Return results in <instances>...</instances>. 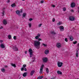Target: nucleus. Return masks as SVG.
Instances as JSON below:
<instances>
[{
	"mask_svg": "<svg viewBox=\"0 0 79 79\" xmlns=\"http://www.w3.org/2000/svg\"><path fill=\"white\" fill-rule=\"evenodd\" d=\"M42 72H43V69H40V74H42Z\"/></svg>",
	"mask_w": 79,
	"mask_h": 79,
	"instance_id": "obj_24",
	"label": "nucleus"
},
{
	"mask_svg": "<svg viewBox=\"0 0 79 79\" xmlns=\"http://www.w3.org/2000/svg\"><path fill=\"white\" fill-rule=\"evenodd\" d=\"M43 78H44V77H43V76H39V77H37V79H41Z\"/></svg>",
	"mask_w": 79,
	"mask_h": 79,
	"instance_id": "obj_19",
	"label": "nucleus"
},
{
	"mask_svg": "<svg viewBox=\"0 0 79 79\" xmlns=\"http://www.w3.org/2000/svg\"><path fill=\"white\" fill-rule=\"evenodd\" d=\"M35 73V71L33 70L31 71L30 73V75L31 76H33V74H34V73Z\"/></svg>",
	"mask_w": 79,
	"mask_h": 79,
	"instance_id": "obj_12",
	"label": "nucleus"
},
{
	"mask_svg": "<svg viewBox=\"0 0 79 79\" xmlns=\"http://www.w3.org/2000/svg\"><path fill=\"white\" fill-rule=\"evenodd\" d=\"M13 39L14 40H16V36H14L13 37Z\"/></svg>",
	"mask_w": 79,
	"mask_h": 79,
	"instance_id": "obj_36",
	"label": "nucleus"
},
{
	"mask_svg": "<svg viewBox=\"0 0 79 79\" xmlns=\"http://www.w3.org/2000/svg\"><path fill=\"white\" fill-rule=\"evenodd\" d=\"M69 39L70 41H73V36H71L70 37Z\"/></svg>",
	"mask_w": 79,
	"mask_h": 79,
	"instance_id": "obj_20",
	"label": "nucleus"
},
{
	"mask_svg": "<svg viewBox=\"0 0 79 79\" xmlns=\"http://www.w3.org/2000/svg\"><path fill=\"white\" fill-rule=\"evenodd\" d=\"M58 24L60 25H61V22H59L57 24V26H58Z\"/></svg>",
	"mask_w": 79,
	"mask_h": 79,
	"instance_id": "obj_32",
	"label": "nucleus"
},
{
	"mask_svg": "<svg viewBox=\"0 0 79 79\" xmlns=\"http://www.w3.org/2000/svg\"><path fill=\"white\" fill-rule=\"evenodd\" d=\"M24 71H27V69H26V68H24Z\"/></svg>",
	"mask_w": 79,
	"mask_h": 79,
	"instance_id": "obj_46",
	"label": "nucleus"
},
{
	"mask_svg": "<svg viewBox=\"0 0 79 79\" xmlns=\"http://www.w3.org/2000/svg\"><path fill=\"white\" fill-rule=\"evenodd\" d=\"M32 59L33 60L32 61V62H34V61H35V57H32Z\"/></svg>",
	"mask_w": 79,
	"mask_h": 79,
	"instance_id": "obj_25",
	"label": "nucleus"
},
{
	"mask_svg": "<svg viewBox=\"0 0 79 79\" xmlns=\"http://www.w3.org/2000/svg\"><path fill=\"white\" fill-rule=\"evenodd\" d=\"M37 35V36H38V37H39L40 36V34H38Z\"/></svg>",
	"mask_w": 79,
	"mask_h": 79,
	"instance_id": "obj_40",
	"label": "nucleus"
},
{
	"mask_svg": "<svg viewBox=\"0 0 79 79\" xmlns=\"http://www.w3.org/2000/svg\"><path fill=\"white\" fill-rule=\"evenodd\" d=\"M27 73L25 72L23 74V77H26V76H27Z\"/></svg>",
	"mask_w": 79,
	"mask_h": 79,
	"instance_id": "obj_13",
	"label": "nucleus"
},
{
	"mask_svg": "<svg viewBox=\"0 0 79 79\" xmlns=\"http://www.w3.org/2000/svg\"><path fill=\"white\" fill-rule=\"evenodd\" d=\"M4 13H5V11L3 10V12L2 13V16H4Z\"/></svg>",
	"mask_w": 79,
	"mask_h": 79,
	"instance_id": "obj_37",
	"label": "nucleus"
},
{
	"mask_svg": "<svg viewBox=\"0 0 79 79\" xmlns=\"http://www.w3.org/2000/svg\"><path fill=\"white\" fill-rule=\"evenodd\" d=\"M42 45H43L44 47H45L47 46V45L44 43L42 44Z\"/></svg>",
	"mask_w": 79,
	"mask_h": 79,
	"instance_id": "obj_28",
	"label": "nucleus"
},
{
	"mask_svg": "<svg viewBox=\"0 0 79 79\" xmlns=\"http://www.w3.org/2000/svg\"><path fill=\"white\" fill-rule=\"evenodd\" d=\"M30 64H31V62H30Z\"/></svg>",
	"mask_w": 79,
	"mask_h": 79,
	"instance_id": "obj_58",
	"label": "nucleus"
},
{
	"mask_svg": "<svg viewBox=\"0 0 79 79\" xmlns=\"http://www.w3.org/2000/svg\"><path fill=\"white\" fill-rule=\"evenodd\" d=\"M25 54H27V51H25Z\"/></svg>",
	"mask_w": 79,
	"mask_h": 79,
	"instance_id": "obj_54",
	"label": "nucleus"
},
{
	"mask_svg": "<svg viewBox=\"0 0 79 79\" xmlns=\"http://www.w3.org/2000/svg\"><path fill=\"white\" fill-rule=\"evenodd\" d=\"M77 79H78V78H77Z\"/></svg>",
	"mask_w": 79,
	"mask_h": 79,
	"instance_id": "obj_61",
	"label": "nucleus"
},
{
	"mask_svg": "<svg viewBox=\"0 0 79 79\" xmlns=\"http://www.w3.org/2000/svg\"><path fill=\"white\" fill-rule=\"evenodd\" d=\"M46 71L47 73H48L49 72V70H48V68H47L46 69Z\"/></svg>",
	"mask_w": 79,
	"mask_h": 79,
	"instance_id": "obj_22",
	"label": "nucleus"
},
{
	"mask_svg": "<svg viewBox=\"0 0 79 79\" xmlns=\"http://www.w3.org/2000/svg\"><path fill=\"white\" fill-rule=\"evenodd\" d=\"M8 38L9 39H11V36L10 35H8Z\"/></svg>",
	"mask_w": 79,
	"mask_h": 79,
	"instance_id": "obj_27",
	"label": "nucleus"
},
{
	"mask_svg": "<svg viewBox=\"0 0 79 79\" xmlns=\"http://www.w3.org/2000/svg\"><path fill=\"white\" fill-rule=\"evenodd\" d=\"M69 19L70 21H74L75 19L74 17L72 16H70L69 17Z\"/></svg>",
	"mask_w": 79,
	"mask_h": 79,
	"instance_id": "obj_6",
	"label": "nucleus"
},
{
	"mask_svg": "<svg viewBox=\"0 0 79 79\" xmlns=\"http://www.w3.org/2000/svg\"><path fill=\"white\" fill-rule=\"evenodd\" d=\"M13 50L14 51H16L17 52L18 51V48L16 46H14L13 47Z\"/></svg>",
	"mask_w": 79,
	"mask_h": 79,
	"instance_id": "obj_4",
	"label": "nucleus"
},
{
	"mask_svg": "<svg viewBox=\"0 0 79 79\" xmlns=\"http://www.w3.org/2000/svg\"><path fill=\"white\" fill-rule=\"evenodd\" d=\"M28 52L29 53V54L30 55V58H31V57H32V56L33 55V52H32V50L31 48H30L28 50Z\"/></svg>",
	"mask_w": 79,
	"mask_h": 79,
	"instance_id": "obj_2",
	"label": "nucleus"
},
{
	"mask_svg": "<svg viewBox=\"0 0 79 79\" xmlns=\"http://www.w3.org/2000/svg\"><path fill=\"white\" fill-rule=\"evenodd\" d=\"M34 45L35 47L36 48H39L40 46V42L38 40L34 41Z\"/></svg>",
	"mask_w": 79,
	"mask_h": 79,
	"instance_id": "obj_1",
	"label": "nucleus"
},
{
	"mask_svg": "<svg viewBox=\"0 0 79 79\" xmlns=\"http://www.w3.org/2000/svg\"><path fill=\"white\" fill-rule=\"evenodd\" d=\"M11 65L12 66H13L14 67V68H16V65L15 64H11Z\"/></svg>",
	"mask_w": 79,
	"mask_h": 79,
	"instance_id": "obj_23",
	"label": "nucleus"
},
{
	"mask_svg": "<svg viewBox=\"0 0 79 79\" xmlns=\"http://www.w3.org/2000/svg\"><path fill=\"white\" fill-rule=\"evenodd\" d=\"M28 26H29V27H31V23H29L28 24Z\"/></svg>",
	"mask_w": 79,
	"mask_h": 79,
	"instance_id": "obj_35",
	"label": "nucleus"
},
{
	"mask_svg": "<svg viewBox=\"0 0 79 79\" xmlns=\"http://www.w3.org/2000/svg\"><path fill=\"white\" fill-rule=\"evenodd\" d=\"M65 40L66 42H68V39L67 38H65Z\"/></svg>",
	"mask_w": 79,
	"mask_h": 79,
	"instance_id": "obj_42",
	"label": "nucleus"
},
{
	"mask_svg": "<svg viewBox=\"0 0 79 79\" xmlns=\"http://www.w3.org/2000/svg\"><path fill=\"white\" fill-rule=\"evenodd\" d=\"M4 68H8V66L7 65H5Z\"/></svg>",
	"mask_w": 79,
	"mask_h": 79,
	"instance_id": "obj_51",
	"label": "nucleus"
},
{
	"mask_svg": "<svg viewBox=\"0 0 79 79\" xmlns=\"http://www.w3.org/2000/svg\"><path fill=\"white\" fill-rule=\"evenodd\" d=\"M71 12H73V13H74V10H71Z\"/></svg>",
	"mask_w": 79,
	"mask_h": 79,
	"instance_id": "obj_52",
	"label": "nucleus"
},
{
	"mask_svg": "<svg viewBox=\"0 0 79 79\" xmlns=\"http://www.w3.org/2000/svg\"><path fill=\"white\" fill-rule=\"evenodd\" d=\"M39 36H36L35 37V39H39Z\"/></svg>",
	"mask_w": 79,
	"mask_h": 79,
	"instance_id": "obj_34",
	"label": "nucleus"
},
{
	"mask_svg": "<svg viewBox=\"0 0 79 79\" xmlns=\"http://www.w3.org/2000/svg\"><path fill=\"white\" fill-rule=\"evenodd\" d=\"M38 41H40V40H42V39L40 38H38Z\"/></svg>",
	"mask_w": 79,
	"mask_h": 79,
	"instance_id": "obj_41",
	"label": "nucleus"
},
{
	"mask_svg": "<svg viewBox=\"0 0 79 79\" xmlns=\"http://www.w3.org/2000/svg\"><path fill=\"white\" fill-rule=\"evenodd\" d=\"M40 2H41V3H44V1L43 0L41 1H40Z\"/></svg>",
	"mask_w": 79,
	"mask_h": 79,
	"instance_id": "obj_47",
	"label": "nucleus"
},
{
	"mask_svg": "<svg viewBox=\"0 0 79 79\" xmlns=\"http://www.w3.org/2000/svg\"><path fill=\"white\" fill-rule=\"evenodd\" d=\"M0 47L2 48H5V46L4 45V44H1L0 45Z\"/></svg>",
	"mask_w": 79,
	"mask_h": 79,
	"instance_id": "obj_10",
	"label": "nucleus"
},
{
	"mask_svg": "<svg viewBox=\"0 0 79 79\" xmlns=\"http://www.w3.org/2000/svg\"><path fill=\"white\" fill-rule=\"evenodd\" d=\"M32 20H33V19L31 18L30 19H29V21H32Z\"/></svg>",
	"mask_w": 79,
	"mask_h": 79,
	"instance_id": "obj_43",
	"label": "nucleus"
},
{
	"mask_svg": "<svg viewBox=\"0 0 79 79\" xmlns=\"http://www.w3.org/2000/svg\"><path fill=\"white\" fill-rule=\"evenodd\" d=\"M3 29V27H0V29Z\"/></svg>",
	"mask_w": 79,
	"mask_h": 79,
	"instance_id": "obj_53",
	"label": "nucleus"
},
{
	"mask_svg": "<svg viewBox=\"0 0 79 79\" xmlns=\"http://www.w3.org/2000/svg\"><path fill=\"white\" fill-rule=\"evenodd\" d=\"M23 68H26V64H23Z\"/></svg>",
	"mask_w": 79,
	"mask_h": 79,
	"instance_id": "obj_33",
	"label": "nucleus"
},
{
	"mask_svg": "<svg viewBox=\"0 0 79 79\" xmlns=\"http://www.w3.org/2000/svg\"><path fill=\"white\" fill-rule=\"evenodd\" d=\"M5 8H3V10H5Z\"/></svg>",
	"mask_w": 79,
	"mask_h": 79,
	"instance_id": "obj_56",
	"label": "nucleus"
},
{
	"mask_svg": "<svg viewBox=\"0 0 79 79\" xmlns=\"http://www.w3.org/2000/svg\"><path fill=\"white\" fill-rule=\"evenodd\" d=\"M57 73L58 74H62V72L60 71H58L57 72Z\"/></svg>",
	"mask_w": 79,
	"mask_h": 79,
	"instance_id": "obj_16",
	"label": "nucleus"
},
{
	"mask_svg": "<svg viewBox=\"0 0 79 79\" xmlns=\"http://www.w3.org/2000/svg\"><path fill=\"white\" fill-rule=\"evenodd\" d=\"M73 44H77V41H75L73 42Z\"/></svg>",
	"mask_w": 79,
	"mask_h": 79,
	"instance_id": "obj_38",
	"label": "nucleus"
},
{
	"mask_svg": "<svg viewBox=\"0 0 79 79\" xmlns=\"http://www.w3.org/2000/svg\"><path fill=\"white\" fill-rule=\"evenodd\" d=\"M3 23L4 24H5V25L7 24V22H6V20H4L3 22Z\"/></svg>",
	"mask_w": 79,
	"mask_h": 79,
	"instance_id": "obj_14",
	"label": "nucleus"
},
{
	"mask_svg": "<svg viewBox=\"0 0 79 79\" xmlns=\"http://www.w3.org/2000/svg\"><path fill=\"white\" fill-rule=\"evenodd\" d=\"M78 50H79V49H78Z\"/></svg>",
	"mask_w": 79,
	"mask_h": 79,
	"instance_id": "obj_60",
	"label": "nucleus"
},
{
	"mask_svg": "<svg viewBox=\"0 0 79 79\" xmlns=\"http://www.w3.org/2000/svg\"><path fill=\"white\" fill-rule=\"evenodd\" d=\"M55 19H52V22H55Z\"/></svg>",
	"mask_w": 79,
	"mask_h": 79,
	"instance_id": "obj_44",
	"label": "nucleus"
},
{
	"mask_svg": "<svg viewBox=\"0 0 79 79\" xmlns=\"http://www.w3.org/2000/svg\"><path fill=\"white\" fill-rule=\"evenodd\" d=\"M78 46H79V44L77 45Z\"/></svg>",
	"mask_w": 79,
	"mask_h": 79,
	"instance_id": "obj_57",
	"label": "nucleus"
},
{
	"mask_svg": "<svg viewBox=\"0 0 79 79\" xmlns=\"http://www.w3.org/2000/svg\"><path fill=\"white\" fill-rule=\"evenodd\" d=\"M52 6L53 8H55V5H52Z\"/></svg>",
	"mask_w": 79,
	"mask_h": 79,
	"instance_id": "obj_48",
	"label": "nucleus"
},
{
	"mask_svg": "<svg viewBox=\"0 0 79 79\" xmlns=\"http://www.w3.org/2000/svg\"><path fill=\"white\" fill-rule=\"evenodd\" d=\"M11 6H12V7L14 8V7H15V6H16V4H15V3H14L11 5Z\"/></svg>",
	"mask_w": 79,
	"mask_h": 79,
	"instance_id": "obj_18",
	"label": "nucleus"
},
{
	"mask_svg": "<svg viewBox=\"0 0 79 79\" xmlns=\"http://www.w3.org/2000/svg\"><path fill=\"white\" fill-rule=\"evenodd\" d=\"M49 53V51H48V50H45V54H46V55H47Z\"/></svg>",
	"mask_w": 79,
	"mask_h": 79,
	"instance_id": "obj_15",
	"label": "nucleus"
},
{
	"mask_svg": "<svg viewBox=\"0 0 79 79\" xmlns=\"http://www.w3.org/2000/svg\"><path fill=\"white\" fill-rule=\"evenodd\" d=\"M42 26V24H40L39 25V27H40V26Z\"/></svg>",
	"mask_w": 79,
	"mask_h": 79,
	"instance_id": "obj_49",
	"label": "nucleus"
},
{
	"mask_svg": "<svg viewBox=\"0 0 79 79\" xmlns=\"http://www.w3.org/2000/svg\"><path fill=\"white\" fill-rule=\"evenodd\" d=\"M78 55H79V52H78V50H77L76 53V56H77V57H78Z\"/></svg>",
	"mask_w": 79,
	"mask_h": 79,
	"instance_id": "obj_17",
	"label": "nucleus"
},
{
	"mask_svg": "<svg viewBox=\"0 0 79 79\" xmlns=\"http://www.w3.org/2000/svg\"><path fill=\"white\" fill-rule=\"evenodd\" d=\"M23 12V10H21L20 12V13H22Z\"/></svg>",
	"mask_w": 79,
	"mask_h": 79,
	"instance_id": "obj_55",
	"label": "nucleus"
},
{
	"mask_svg": "<svg viewBox=\"0 0 79 79\" xmlns=\"http://www.w3.org/2000/svg\"><path fill=\"white\" fill-rule=\"evenodd\" d=\"M60 29L61 31H64V27L63 26H61L60 27Z\"/></svg>",
	"mask_w": 79,
	"mask_h": 79,
	"instance_id": "obj_9",
	"label": "nucleus"
},
{
	"mask_svg": "<svg viewBox=\"0 0 79 79\" xmlns=\"http://www.w3.org/2000/svg\"><path fill=\"white\" fill-rule=\"evenodd\" d=\"M66 7H64L63 8V10L64 11H66Z\"/></svg>",
	"mask_w": 79,
	"mask_h": 79,
	"instance_id": "obj_31",
	"label": "nucleus"
},
{
	"mask_svg": "<svg viewBox=\"0 0 79 79\" xmlns=\"http://www.w3.org/2000/svg\"><path fill=\"white\" fill-rule=\"evenodd\" d=\"M58 66L59 67V68H61L62 66V65H63V63L61 62H58L57 63Z\"/></svg>",
	"mask_w": 79,
	"mask_h": 79,
	"instance_id": "obj_3",
	"label": "nucleus"
},
{
	"mask_svg": "<svg viewBox=\"0 0 79 79\" xmlns=\"http://www.w3.org/2000/svg\"><path fill=\"white\" fill-rule=\"evenodd\" d=\"M10 0H7V2L10 3Z\"/></svg>",
	"mask_w": 79,
	"mask_h": 79,
	"instance_id": "obj_39",
	"label": "nucleus"
},
{
	"mask_svg": "<svg viewBox=\"0 0 79 79\" xmlns=\"http://www.w3.org/2000/svg\"><path fill=\"white\" fill-rule=\"evenodd\" d=\"M44 65H42L41 67H40V69H43V68H44Z\"/></svg>",
	"mask_w": 79,
	"mask_h": 79,
	"instance_id": "obj_30",
	"label": "nucleus"
},
{
	"mask_svg": "<svg viewBox=\"0 0 79 79\" xmlns=\"http://www.w3.org/2000/svg\"><path fill=\"white\" fill-rule=\"evenodd\" d=\"M1 71H2V72L3 73H5V69L2 68V69H1Z\"/></svg>",
	"mask_w": 79,
	"mask_h": 79,
	"instance_id": "obj_21",
	"label": "nucleus"
},
{
	"mask_svg": "<svg viewBox=\"0 0 79 79\" xmlns=\"http://www.w3.org/2000/svg\"><path fill=\"white\" fill-rule=\"evenodd\" d=\"M24 68L23 67H22L21 68V71H23V70H24Z\"/></svg>",
	"mask_w": 79,
	"mask_h": 79,
	"instance_id": "obj_45",
	"label": "nucleus"
},
{
	"mask_svg": "<svg viewBox=\"0 0 79 79\" xmlns=\"http://www.w3.org/2000/svg\"><path fill=\"white\" fill-rule=\"evenodd\" d=\"M56 46L57 48H61V44L60 43H59L57 44Z\"/></svg>",
	"mask_w": 79,
	"mask_h": 79,
	"instance_id": "obj_5",
	"label": "nucleus"
},
{
	"mask_svg": "<svg viewBox=\"0 0 79 79\" xmlns=\"http://www.w3.org/2000/svg\"><path fill=\"white\" fill-rule=\"evenodd\" d=\"M27 14L26 13H24L23 14V17H26V16Z\"/></svg>",
	"mask_w": 79,
	"mask_h": 79,
	"instance_id": "obj_26",
	"label": "nucleus"
},
{
	"mask_svg": "<svg viewBox=\"0 0 79 79\" xmlns=\"http://www.w3.org/2000/svg\"><path fill=\"white\" fill-rule=\"evenodd\" d=\"M75 6H76V4L74 2H73L71 4V7L72 8H74Z\"/></svg>",
	"mask_w": 79,
	"mask_h": 79,
	"instance_id": "obj_7",
	"label": "nucleus"
},
{
	"mask_svg": "<svg viewBox=\"0 0 79 79\" xmlns=\"http://www.w3.org/2000/svg\"><path fill=\"white\" fill-rule=\"evenodd\" d=\"M51 34H56V33L54 31H53L51 32Z\"/></svg>",
	"mask_w": 79,
	"mask_h": 79,
	"instance_id": "obj_29",
	"label": "nucleus"
},
{
	"mask_svg": "<svg viewBox=\"0 0 79 79\" xmlns=\"http://www.w3.org/2000/svg\"><path fill=\"white\" fill-rule=\"evenodd\" d=\"M23 1H24V0H22Z\"/></svg>",
	"mask_w": 79,
	"mask_h": 79,
	"instance_id": "obj_59",
	"label": "nucleus"
},
{
	"mask_svg": "<svg viewBox=\"0 0 79 79\" xmlns=\"http://www.w3.org/2000/svg\"><path fill=\"white\" fill-rule=\"evenodd\" d=\"M16 13L17 14V15H18L19 16H21V15L19 14L21 12H20V11L19 10H17V11H16Z\"/></svg>",
	"mask_w": 79,
	"mask_h": 79,
	"instance_id": "obj_11",
	"label": "nucleus"
},
{
	"mask_svg": "<svg viewBox=\"0 0 79 79\" xmlns=\"http://www.w3.org/2000/svg\"><path fill=\"white\" fill-rule=\"evenodd\" d=\"M43 62H44V63H46L47 61H48L47 58L46 57L44 58L43 59Z\"/></svg>",
	"mask_w": 79,
	"mask_h": 79,
	"instance_id": "obj_8",
	"label": "nucleus"
},
{
	"mask_svg": "<svg viewBox=\"0 0 79 79\" xmlns=\"http://www.w3.org/2000/svg\"><path fill=\"white\" fill-rule=\"evenodd\" d=\"M3 42V41L2 40H0V42L1 43H2V42Z\"/></svg>",
	"mask_w": 79,
	"mask_h": 79,
	"instance_id": "obj_50",
	"label": "nucleus"
}]
</instances>
